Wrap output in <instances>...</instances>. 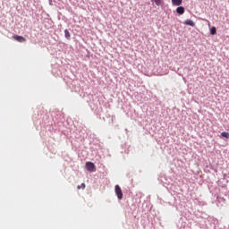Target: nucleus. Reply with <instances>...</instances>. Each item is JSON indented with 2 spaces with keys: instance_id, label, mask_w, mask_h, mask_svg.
Returning a JSON list of instances; mask_svg holds the SVG:
<instances>
[{
  "instance_id": "obj_1",
  "label": "nucleus",
  "mask_w": 229,
  "mask_h": 229,
  "mask_svg": "<svg viewBox=\"0 0 229 229\" xmlns=\"http://www.w3.org/2000/svg\"><path fill=\"white\" fill-rule=\"evenodd\" d=\"M89 106L93 112L96 114H101L102 108L101 106L103 105V98L98 97V95H89Z\"/></svg>"
},
{
  "instance_id": "obj_2",
  "label": "nucleus",
  "mask_w": 229,
  "mask_h": 229,
  "mask_svg": "<svg viewBox=\"0 0 229 229\" xmlns=\"http://www.w3.org/2000/svg\"><path fill=\"white\" fill-rule=\"evenodd\" d=\"M86 169L89 171V173H94L96 172V165L90 161H88L86 162Z\"/></svg>"
},
{
  "instance_id": "obj_3",
  "label": "nucleus",
  "mask_w": 229,
  "mask_h": 229,
  "mask_svg": "<svg viewBox=\"0 0 229 229\" xmlns=\"http://www.w3.org/2000/svg\"><path fill=\"white\" fill-rule=\"evenodd\" d=\"M114 192L118 199H123V190H121V186H119V184H116L114 186Z\"/></svg>"
},
{
  "instance_id": "obj_4",
  "label": "nucleus",
  "mask_w": 229,
  "mask_h": 229,
  "mask_svg": "<svg viewBox=\"0 0 229 229\" xmlns=\"http://www.w3.org/2000/svg\"><path fill=\"white\" fill-rule=\"evenodd\" d=\"M13 38H14V40H16L17 42H21V44L26 42V38L22 36L13 35Z\"/></svg>"
},
{
  "instance_id": "obj_5",
  "label": "nucleus",
  "mask_w": 229,
  "mask_h": 229,
  "mask_svg": "<svg viewBox=\"0 0 229 229\" xmlns=\"http://www.w3.org/2000/svg\"><path fill=\"white\" fill-rule=\"evenodd\" d=\"M176 13H178V15H183L185 13V7L178 6L176 8Z\"/></svg>"
},
{
  "instance_id": "obj_6",
  "label": "nucleus",
  "mask_w": 229,
  "mask_h": 229,
  "mask_svg": "<svg viewBox=\"0 0 229 229\" xmlns=\"http://www.w3.org/2000/svg\"><path fill=\"white\" fill-rule=\"evenodd\" d=\"M184 24L186 26H191V28H194V26H196V23L192 20H186L184 21Z\"/></svg>"
},
{
  "instance_id": "obj_7",
  "label": "nucleus",
  "mask_w": 229,
  "mask_h": 229,
  "mask_svg": "<svg viewBox=\"0 0 229 229\" xmlns=\"http://www.w3.org/2000/svg\"><path fill=\"white\" fill-rule=\"evenodd\" d=\"M183 3V0H172L174 6H180Z\"/></svg>"
},
{
  "instance_id": "obj_8",
  "label": "nucleus",
  "mask_w": 229,
  "mask_h": 229,
  "mask_svg": "<svg viewBox=\"0 0 229 229\" xmlns=\"http://www.w3.org/2000/svg\"><path fill=\"white\" fill-rule=\"evenodd\" d=\"M151 3H155L156 6H160L164 4V0H150Z\"/></svg>"
},
{
  "instance_id": "obj_9",
  "label": "nucleus",
  "mask_w": 229,
  "mask_h": 229,
  "mask_svg": "<svg viewBox=\"0 0 229 229\" xmlns=\"http://www.w3.org/2000/svg\"><path fill=\"white\" fill-rule=\"evenodd\" d=\"M64 37L67 40H71V33L69 32V30H64Z\"/></svg>"
},
{
  "instance_id": "obj_10",
  "label": "nucleus",
  "mask_w": 229,
  "mask_h": 229,
  "mask_svg": "<svg viewBox=\"0 0 229 229\" xmlns=\"http://www.w3.org/2000/svg\"><path fill=\"white\" fill-rule=\"evenodd\" d=\"M209 31H210V35H216L217 34V29L216 27H211Z\"/></svg>"
},
{
  "instance_id": "obj_11",
  "label": "nucleus",
  "mask_w": 229,
  "mask_h": 229,
  "mask_svg": "<svg viewBox=\"0 0 229 229\" xmlns=\"http://www.w3.org/2000/svg\"><path fill=\"white\" fill-rule=\"evenodd\" d=\"M221 137H224L225 139H229V132L223 131L221 133Z\"/></svg>"
},
{
  "instance_id": "obj_12",
  "label": "nucleus",
  "mask_w": 229,
  "mask_h": 229,
  "mask_svg": "<svg viewBox=\"0 0 229 229\" xmlns=\"http://www.w3.org/2000/svg\"><path fill=\"white\" fill-rule=\"evenodd\" d=\"M77 189H85V183L82 182L81 185L77 187Z\"/></svg>"
},
{
  "instance_id": "obj_13",
  "label": "nucleus",
  "mask_w": 229,
  "mask_h": 229,
  "mask_svg": "<svg viewBox=\"0 0 229 229\" xmlns=\"http://www.w3.org/2000/svg\"><path fill=\"white\" fill-rule=\"evenodd\" d=\"M50 6H53V0H49Z\"/></svg>"
}]
</instances>
